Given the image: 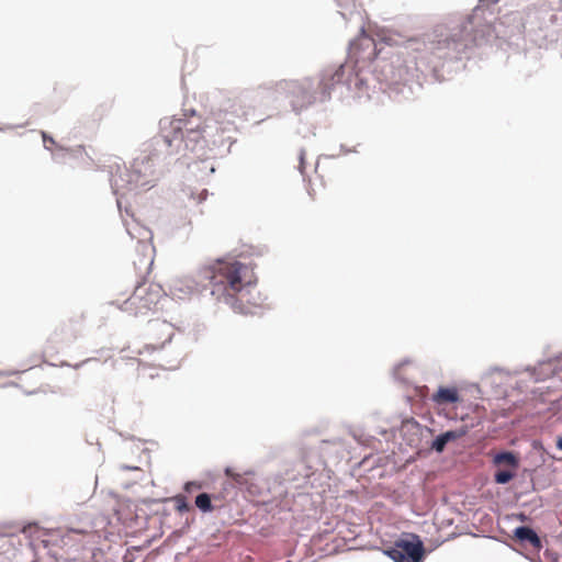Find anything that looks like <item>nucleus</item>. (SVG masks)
Wrapping results in <instances>:
<instances>
[{
  "label": "nucleus",
  "instance_id": "nucleus-4",
  "mask_svg": "<svg viewBox=\"0 0 562 562\" xmlns=\"http://www.w3.org/2000/svg\"><path fill=\"white\" fill-rule=\"evenodd\" d=\"M209 124H203L201 117L192 115L191 117L172 119L168 127H162L164 139L171 146L173 142H198Z\"/></svg>",
  "mask_w": 562,
  "mask_h": 562
},
{
  "label": "nucleus",
  "instance_id": "nucleus-8",
  "mask_svg": "<svg viewBox=\"0 0 562 562\" xmlns=\"http://www.w3.org/2000/svg\"><path fill=\"white\" fill-rule=\"evenodd\" d=\"M347 74H348V76L352 75V69L349 67H346L345 65H340L336 69L326 70L323 75L321 82H319L322 94L324 97H328L330 90L336 85L345 82V80L349 85L348 80L346 79Z\"/></svg>",
  "mask_w": 562,
  "mask_h": 562
},
{
  "label": "nucleus",
  "instance_id": "nucleus-17",
  "mask_svg": "<svg viewBox=\"0 0 562 562\" xmlns=\"http://www.w3.org/2000/svg\"><path fill=\"white\" fill-rule=\"evenodd\" d=\"M448 441L442 437V435H439L432 442L431 448L436 450L437 452H442L446 448V445Z\"/></svg>",
  "mask_w": 562,
  "mask_h": 562
},
{
  "label": "nucleus",
  "instance_id": "nucleus-1",
  "mask_svg": "<svg viewBox=\"0 0 562 562\" xmlns=\"http://www.w3.org/2000/svg\"><path fill=\"white\" fill-rule=\"evenodd\" d=\"M210 281L211 294L240 313H250L257 306L256 279L251 268L237 260H217L202 271Z\"/></svg>",
  "mask_w": 562,
  "mask_h": 562
},
{
  "label": "nucleus",
  "instance_id": "nucleus-10",
  "mask_svg": "<svg viewBox=\"0 0 562 562\" xmlns=\"http://www.w3.org/2000/svg\"><path fill=\"white\" fill-rule=\"evenodd\" d=\"M514 536L517 540L521 542H529L531 547L536 550H540L542 548V543L538 535L529 527H518L514 531Z\"/></svg>",
  "mask_w": 562,
  "mask_h": 562
},
{
  "label": "nucleus",
  "instance_id": "nucleus-21",
  "mask_svg": "<svg viewBox=\"0 0 562 562\" xmlns=\"http://www.w3.org/2000/svg\"><path fill=\"white\" fill-rule=\"evenodd\" d=\"M136 360H137V362H138V364H139V366H142V364H145V363H146V360H145V359H143V358H140V357H139V358H137Z\"/></svg>",
  "mask_w": 562,
  "mask_h": 562
},
{
  "label": "nucleus",
  "instance_id": "nucleus-14",
  "mask_svg": "<svg viewBox=\"0 0 562 562\" xmlns=\"http://www.w3.org/2000/svg\"><path fill=\"white\" fill-rule=\"evenodd\" d=\"M468 432V428L467 427H461L459 429H456V430H449V431H446L442 435V437L448 441H454L457 439H460L462 438L463 436H465Z\"/></svg>",
  "mask_w": 562,
  "mask_h": 562
},
{
  "label": "nucleus",
  "instance_id": "nucleus-16",
  "mask_svg": "<svg viewBox=\"0 0 562 562\" xmlns=\"http://www.w3.org/2000/svg\"><path fill=\"white\" fill-rule=\"evenodd\" d=\"M175 504H176V509L179 513H187L191 509V506L188 504V502L183 495L176 496Z\"/></svg>",
  "mask_w": 562,
  "mask_h": 562
},
{
  "label": "nucleus",
  "instance_id": "nucleus-12",
  "mask_svg": "<svg viewBox=\"0 0 562 562\" xmlns=\"http://www.w3.org/2000/svg\"><path fill=\"white\" fill-rule=\"evenodd\" d=\"M494 463L497 465H508L514 470L518 468V459L512 452H502L495 456Z\"/></svg>",
  "mask_w": 562,
  "mask_h": 562
},
{
  "label": "nucleus",
  "instance_id": "nucleus-18",
  "mask_svg": "<svg viewBox=\"0 0 562 562\" xmlns=\"http://www.w3.org/2000/svg\"><path fill=\"white\" fill-rule=\"evenodd\" d=\"M201 488V484L196 483V482H188L184 486V490L186 492H192L194 490H199Z\"/></svg>",
  "mask_w": 562,
  "mask_h": 562
},
{
  "label": "nucleus",
  "instance_id": "nucleus-25",
  "mask_svg": "<svg viewBox=\"0 0 562 562\" xmlns=\"http://www.w3.org/2000/svg\"><path fill=\"white\" fill-rule=\"evenodd\" d=\"M124 562H133V561H132V560H130V561H124Z\"/></svg>",
  "mask_w": 562,
  "mask_h": 562
},
{
  "label": "nucleus",
  "instance_id": "nucleus-5",
  "mask_svg": "<svg viewBox=\"0 0 562 562\" xmlns=\"http://www.w3.org/2000/svg\"><path fill=\"white\" fill-rule=\"evenodd\" d=\"M280 93L288 100L293 111L300 112L315 102L314 82L311 78L282 81L278 85Z\"/></svg>",
  "mask_w": 562,
  "mask_h": 562
},
{
  "label": "nucleus",
  "instance_id": "nucleus-3",
  "mask_svg": "<svg viewBox=\"0 0 562 562\" xmlns=\"http://www.w3.org/2000/svg\"><path fill=\"white\" fill-rule=\"evenodd\" d=\"M164 296L165 291L158 283L142 282L135 288L134 292L117 306L123 312L133 316L146 315L148 312L157 308V305Z\"/></svg>",
  "mask_w": 562,
  "mask_h": 562
},
{
  "label": "nucleus",
  "instance_id": "nucleus-15",
  "mask_svg": "<svg viewBox=\"0 0 562 562\" xmlns=\"http://www.w3.org/2000/svg\"><path fill=\"white\" fill-rule=\"evenodd\" d=\"M515 476L514 471L509 470H498L494 475V480L498 484H506Z\"/></svg>",
  "mask_w": 562,
  "mask_h": 562
},
{
  "label": "nucleus",
  "instance_id": "nucleus-20",
  "mask_svg": "<svg viewBox=\"0 0 562 562\" xmlns=\"http://www.w3.org/2000/svg\"><path fill=\"white\" fill-rule=\"evenodd\" d=\"M557 447L562 450V437H558Z\"/></svg>",
  "mask_w": 562,
  "mask_h": 562
},
{
  "label": "nucleus",
  "instance_id": "nucleus-24",
  "mask_svg": "<svg viewBox=\"0 0 562 562\" xmlns=\"http://www.w3.org/2000/svg\"><path fill=\"white\" fill-rule=\"evenodd\" d=\"M300 159L303 161V151L301 153Z\"/></svg>",
  "mask_w": 562,
  "mask_h": 562
},
{
  "label": "nucleus",
  "instance_id": "nucleus-22",
  "mask_svg": "<svg viewBox=\"0 0 562 562\" xmlns=\"http://www.w3.org/2000/svg\"><path fill=\"white\" fill-rule=\"evenodd\" d=\"M220 116H221V113L214 114V120L217 121V117H220Z\"/></svg>",
  "mask_w": 562,
  "mask_h": 562
},
{
  "label": "nucleus",
  "instance_id": "nucleus-2",
  "mask_svg": "<svg viewBox=\"0 0 562 562\" xmlns=\"http://www.w3.org/2000/svg\"><path fill=\"white\" fill-rule=\"evenodd\" d=\"M153 166L148 160H134L132 167L117 168L112 175L111 183L116 194L124 195L132 191L146 190L154 187Z\"/></svg>",
  "mask_w": 562,
  "mask_h": 562
},
{
  "label": "nucleus",
  "instance_id": "nucleus-6",
  "mask_svg": "<svg viewBox=\"0 0 562 562\" xmlns=\"http://www.w3.org/2000/svg\"><path fill=\"white\" fill-rule=\"evenodd\" d=\"M175 335L173 326L166 321H153L148 325V339L150 342L145 346L144 351L150 355L157 352L158 355L151 360V364L158 368H165L161 361L160 350L166 344L170 342Z\"/></svg>",
  "mask_w": 562,
  "mask_h": 562
},
{
  "label": "nucleus",
  "instance_id": "nucleus-19",
  "mask_svg": "<svg viewBox=\"0 0 562 562\" xmlns=\"http://www.w3.org/2000/svg\"><path fill=\"white\" fill-rule=\"evenodd\" d=\"M58 336L59 334L57 331H55L49 338H48V341L52 342V344H57L59 342L58 340Z\"/></svg>",
  "mask_w": 562,
  "mask_h": 562
},
{
  "label": "nucleus",
  "instance_id": "nucleus-7",
  "mask_svg": "<svg viewBox=\"0 0 562 562\" xmlns=\"http://www.w3.org/2000/svg\"><path fill=\"white\" fill-rule=\"evenodd\" d=\"M412 540L400 539L394 547L384 551L394 562H422L425 553L424 544L418 536L412 535Z\"/></svg>",
  "mask_w": 562,
  "mask_h": 562
},
{
  "label": "nucleus",
  "instance_id": "nucleus-23",
  "mask_svg": "<svg viewBox=\"0 0 562 562\" xmlns=\"http://www.w3.org/2000/svg\"><path fill=\"white\" fill-rule=\"evenodd\" d=\"M43 138H44V142H46L47 137H46L45 133H43Z\"/></svg>",
  "mask_w": 562,
  "mask_h": 562
},
{
  "label": "nucleus",
  "instance_id": "nucleus-13",
  "mask_svg": "<svg viewBox=\"0 0 562 562\" xmlns=\"http://www.w3.org/2000/svg\"><path fill=\"white\" fill-rule=\"evenodd\" d=\"M195 506L204 513L212 512L213 506H212L211 496L206 493H202V494L198 495L195 497Z\"/></svg>",
  "mask_w": 562,
  "mask_h": 562
},
{
  "label": "nucleus",
  "instance_id": "nucleus-9",
  "mask_svg": "<svg viewBox=\"0 0 562 562\" xmlns=\"http://www.w3.org/2000/svg\"><path fill=\"white\" fill-rule=\"evenodd\" d=\"M460 400V395L457 387H445L440 386L436 393L432 394L431 401L437 405H443L448 403H456Z\"/></svg>",
  "mask_w": 562,
  "mask_h": 562
},
{
  "label": "nucleus",
  "instance_id": "nucleus-11",
  "mask_svg": "<svg viewBox=\"0 0 562 562\" xmlns=\"http://www.w3.org/2000/svg\"><path fill=\"white\" fill-rule=\"evenodd\" d=\"M470 43H472V38L469 33H465L464 29L460 30V34H453L445 41L447 47L452 45L453 49L458 53L468 48Z\"/></svg>",
  "mask_w": 562,
  "mask_h": 562
}]
</instances>
